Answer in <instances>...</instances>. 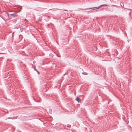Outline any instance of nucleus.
Here are the masks:
<instances>
[{
	"instance_id": "obj_1",
	"label": "nucleus",
	"mask_w": 132,
	"mask_h": 132,
	"mask_svg": "<svg viewBox=\"0 0 132 132\" xmlns=\"http://www.w3.org/2000/svg\"><path fill=\"white\" fill-rule=\"evenodd\" d=\"M100 8L99 7V6L98 7H92V8H86V9H84V10H88L89 9H93V10H94L96 9H98Z\"/></svg>"
},
{
	"instance_id": "obj_2",
	"label": "nucleus",
	"mask_w": 132,
	"mask_h": 132,
	"mask_svg": "<svg viewBox=\"0 0 132 132\" xmlns=\"http://www.w3.org/2000/svg\"><path fill=\"white\" fill-rule=\"evenodd\" d=\"M75 100L77 101L78 102H79L81 101V100L80 99L79 97H77L76 98Z\"/></svg>"
},
{
	"instance_id": "obj_3",
	"label": "nucleus",
	"mask_w": 132,
	"mask_h": 132,
	"mask_svg": "<svg viewBox=\"0 0 132 132\" xmlns=\"http://www.w3.org/2000/svg\"><path fill=\"white\" fill-rule=\"evenodd\" d=\"M108 5L106 4L102 5L99 6V7L100 8L103 6H108Z\"/></svg>"
},
{
	"instance_id": "obj_4",
	"label": "nucleus",
	"mask_w": 132,
	"mask_h": 132,
	"mask_svg": "<svg viewBox=\"0 0 132 132\" xmlns=\"http://www.w3.org/2000/svg\"><path fill=\"white\" fill-rule=\"evenodd\" d=\"M11 15L13 16L14 17L15 16H16V14L15 13H14L13 14H11Z\"/></svg>"
},
{
	"instance_id": "obj_5",
	"label": "nucleus",
	"mask_w": 132,
	"mask_h": 132,
	"mask_svg": "<svg viewBox=\"0 0 132 132\" xmlns=\"http://www.w3.org/2000/svg\"><path fill=\"white\" fill-rule=\"evenodd\" d=\"M112 6H114V7H117V6L116 5H112Z\"/></svg>"
},
{
	"instance_id": "obj_6",
	"label": "nucleus",
	"mask_w": 132,
	"mask_h": 132,
	"mask_svg": "<svg viewBox=\"0 0 132 132\" xmlns=\"http://www.w3.org/2000/svg\"><path fill=\"white\" fill-rule=\"evenodd\" d=\"M11 118V117H9V118H8V119H10V118Z\"/></svg>"
},
{
	"instance_id": "obj_7",
	"label": "nucleus",
	"mask_w": 132,
	"mask_h": 132,
	"mask_svg": "<svg viewBox=\"0 0 132 132\" xmlns=\"http://www.w3.org/2000/svg\"><path fill=\"white\" fill-rule=\"evenodd\" d=\"M64 11H66V10H64Z\"/></svg>"
}]
</instances>
